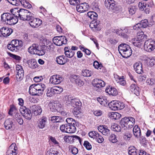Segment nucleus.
Wrapping results in <instances>:
<instances>
[{"label":"nucleus","instance_id":"f257e3e1","mask_svg":"<svg viewBox=\"0 0 155 155\" xmlns=\"http://www.w3.org/2000/svg\"><path fill=\"white\" fill-rule=\"evenodd\" d=\"M11 13H4L2 15L1 20L7 24L14 25L18 21V18L24 21H29L30 25L32 28H37L41 24V20L34 17L33 13L27 10L16 8L11 9Z\"/></svg>","mask_w":155,"mask_h":155},{"label":"nucleus","instance_id":"f03ea898","mask_svg":"<svg viewBox=\"0 0 155 155\" xmlns=\"http://www.w3.org/2000/svg\"><path fill=\"white\" fill-rule=\"evenodd\" d=\"M45 88V85L42 83L32 84L29 87V92L32 95L40 96L43 94Z\"/></svg>","mask_w":155,"mask_h":155},{"label":"nucleus","instance_id":"7ed1b4c3","mask_svg":"<svg viewBox=\"0 0 155 155\" xmlns=\"http://www.w3.org/2000/svg\"><path fill=\"white\" fill-rule=\"evenodd\" d=\"M135 123V119L132 117H125L120 121V124L124 130L132 128Z\"/></svg>","mask_w":155,"mask_h":155},{"label":"nucleus","instance_id":"20e7f679","mask_svg":"<svg viewBox=\"0 0 155 155\" xmlns=\"http://www.w3.org/2000/svg\"><path fill=\"white\" fill-rule=\"evenodd\" d=\"M23 42L20 40L14 39L7 45L8 48L12 51L17 52L21 47Z\"/></svg>","mask_w":155,"mask_h":155},{"label":"nucleus","instance_id":"39448f33","mask_svg":"<svg viewBox=\"0 0 155 155\" xmlns=\"http://www.w3.org/2000/svg\"><path fill=\"white\" fill-rule=\"evenodd\" d=\"M109 108L113 110H116L123 109L125 107L124 104L117 101H113L108 104Z\"/></svg>","mask_w":155,"mask_h":155},{"label":"nucleus","instance_id":"423d86ee","mask_svg":"<svg viewBox=\"0 0 155 155\" xmlns=\"http://www.w3.org/2000/svg\"><path fill=\"white\" fill-rule=\"evenodd\" d=\"M144 49L148 52H151L155 49V41L151 39L146 40L144 45Z\"/></svg>","mask_w":155,"mask_h":155},{"label":"nucleus","instance_id":"0eeeda50","mask_svg":"<svg viewBox=\"0 0 155 155\" xmlns=\"http://www.w3.org/2000/svg\"><path fill=\"white\" fill-rule=\"evenodd\" d=\"M54 43L57 46H61L66 44L67 40L64 36L54 37L53 39Z\"/></svg>","mask_w":155,"mask_h":155},{"label":"nucleus","instance_id":"6e6552de","mask_svg":"<svg viewBox=\"0 0 155 155\" xmlns=\"http://www.w3.org/2000/svg\"><path fill=\"white\" fill-rule=\"evenodd\" d=\"M63 90L62 88L60 87L55 86L48 89L47 93V96H52L54 94H59Z\"/></svg>","mask_w":155,"mask_h":155},{"label":"nucleus","instance_id":"1a4fd4ad","mask_svg":"<svg viewBox=\"0 0 155 155\" xmlns=\"http://www.w3.org/2000/svg\"><path fill=\"white\" fill-rule=\"evenodd\" d=\"M20 111L22 115L26 119L30 120L31 118L32 114L31 110L25 106H22L20 108Z\"/></svg>","mask_w":155,"mask_h":155},{"label":"nucleus","instance_id":"9d476101","mask_svg":"<svg viewBox=\"0 0 155 155\" xmlns=\"http://www.w3.org/2000/svg\"><path fill=\"white\" fill-rule=\"evenodd\" d=\"M140 33V34L137 33V38H135V41L134 43V45H136L138 47L143 44V41L145 40L147 38V36L144 35L143 32H141Z\"/></svg>","mask_w":155,"mask_h":155},{"label":"nucleus","instance_id":"9b49d317","mask_svg":"<svg viewBox=\"0 0 155 155\" xmlns=\"http://www.w3.org/2000/svg\"><path fill=\"white\" fill-rule=\"evenodd\" d=\"M93 81V85L96 90H98L101 88L104 87L105 85V83L101 80L95 79Z\"/></svg>","mask_w":155,"mask_h":155},{"label":"nucleus","instance_id":"f8f14e48","mask_svg":"<svg viewBox=\"0 0 155 155\" xmlns=\"http://www.w3.org/2000/svg\"><path fill=\"white\" fill-rule=\"evenodd\" d=\"M16 70L17 73L16 77L17 80H21L24 75V71L22 66L18 64L16 65Z\"/></svg>","mask_w":155,"mask_h":155},{"label":"nucleus","instance_id":"ddd939ff","mask_svg":"<svg viewBox=\"0 0 155 155\" xmlns=\"http://www.w3.org/2000/svg\"><path fill=\"white\" fill-rule=\"evenodd\" d=\"M12 32V29L3 27L0 29V36L7 37L10 35Z\"/></svg>","mask_w":155,"mask_h":155},{"label":"nucleus","instance_id":"4468645a","mask_svg":"<svg viewBox=\"0 0 155 155\" xmlns=\"http://www.w3.org/2000/svg\"><path fill=\"white\" fill-rule=\"evenodd\" d=\"M62 78L59 75H54L52 76L50 79V81L52 84H60L62 81Z\"/></svg>","mask_w":155,"mask_h":155},{"label":"nucleus","instance_id":"2eb2a0df","mask_svg":"<svg viewBox=\"0 0 155 155\" xmlns=\"http://www.w3.org/2000/svg\"><path fill=\"white\" fill-rule=\"evenodd\" d=\"M15 145L16 144L15 143H13L11 144L6 152V155H16L17 153L16 151L17 147Z\"/></svg>","mask_w":155,"mask_h":155},{"label":"nucleus","instance_id":"dca6fc26","mask_svg":"<svg viewBox=\"0 0 155 155\" xmlns=\"http://www.w3.org/2000/svg\"><path fill=\"white\" fill-rule=\"evenodd\" d=\"M105 5L110 10H114L116 7L115 2L114 0H105Z\"/></svg>","mask_w":155,"mask_h":155},{"label":"nucleus","instance_id":"f3484780","mask_svg":"<svg viewBox=\"0 0 155 155\" xmlns=\"http://www.w3.org/2000/svg\"><path fill=\"white\" fill-rule=\"evenodd\" d=\"M99 131L101 133L104 135L108 136L110 134V130L105 125H100L98 127Z\"/></svg>","mask_w":155,"mask_h":155},{"label":"nucleus","instance_id":"a211bd4d","mask_svg":"<svg viewBox=\"0 0 155 155\" xmlns=\"http://www.w3.org/2000/svg\"><path fill=\"white\" fill-rule=\"evenodd\" d=\"M106 92L110 95L115 96L118 94V92L117 89L112 87L109 86L107 87L105 90Z\"/></svg>","mask_w":155,"mask_h":155},{"label":"nucleus","instance_id":"6ab92c4d","mask_svg":"<svg viewBox=\"0 0 155 155\" xmlns=\"http://www.w3.org/2000/svg\"><path fill=\"white\" fill-rule=\"evenodd\" d=\"M134 67L135 71L138 74H141L143 72L142 64L140 62L135 63Z\"/></svg>","mask_w":155,"mask_h":155},{"label":"nucleus","instance_id":"aec40b11","mask_svg":"<svg viewBox=\"0 0 155 155\" xmlns=\"http://www.w3.org/2000/svg\"><path fill=\"white\" fill-rule=\"evenodd\" d=\"M130 91L136 95L138 96L140 94V89L136 84H132L130 87Z\"/></svg>","mask_w":155,"mask_h":155},{"label":"nucleus","instance_id":"412c9836","mask_svg":"<svg viewBox=\"0 0 155 155\" xmlns=\"http://www.w3.org/2000/svg\"><path fill=\"white\" fill-rule=\"evenodd\" d=\"M68 59H65L64 55L57 57L56 58V61L59 64L63 65L65 64Z\"/></svg>","mask_w":155,"mask_h":155},{"label":"nucleus","instance_id":"4be33fe9","mask_svg":"<svg viewBox=\"0 0 155 155\" xmlns=\"http://www.w3.org/2000/svg\"><path fill=\"white\" fill-rule=\"evenodd\" d=\"M28 67L30 68L34 69L38 67V64L35 59H31L27 61Z\"/></svg>","mask_w":155,"mask_h":155},{"label":"nucleus","instance_id":"5701e85b","mask_svg":"<svg viewBox=\"0 0 155 155\" xmlns=\"http://www.w3.org/2000/svg\"><path fill=\"white\" fill-rule=\"evenodd\" d=\"M47 122V118L43 117L39 120L38 124V127L40 129L43 128L46 125Z\"/></svg>","mask_w":155,"mask_h":155},{"label":"nucleus","instance_id":"b1692460","mask_svg":"<svg viewBox=\"0 0 155 155\" xmlns=\"http://www.w3.org/2000/svg\"><path fill=\"white\" fill-rule=\"evenodd\" d=\"M114 79L120 85L124 86L126 84V82L124 79L123 76L120 77L118 75L116 74L114 75Z\"/></svg>","mask_w":155,"mask_h":155},{"label":"nucleus","instance_id":"393cba45","mask_svg":"<svg viewBox=\"0 0 155 155\" xmlns=\"http://www.w3.org/2000/svg\"><path fill=\"white\" fill-rule=\"evenodd\" d=\"M32 111L35 115H40L42 112V109L40 106L34 105L32 106Z\"/></svg>","mask_w":155,"mask_h":155},{"label":"nucleus","instance_id":"a878e982","mask_svg":"<svg viewBox=\"0 0 155 155\" xmlns=\"http://www.w3.org/2000/svg\"><path fill=\"white\" fill-rule=\"evenodd\" d=\"M75 125H66V132L68 133H73L76 130Z\"/></svg>","mask_w":155,"mask_h":155},{"label":"nucleus","instance_id":"bb28decb","mask_svg":"<svg viewBox=\"0 0 155 155\" xmlns=\"http://www.w3.org/2000/svg\"><path fill=\"white\" fill-rule=\"evenodd\" d=\"M130 47V46L127 44H122L119 46L118 47V51L119 53L121 54L127 49L129 48Z\"/></svg>","mask_w":155,"mask_h":155},{"label":"nucleus","instance_id":"cd10ccee","mask_svg":"<svg viewBox=\"0 0 155 155\" xmlns=\"http://www.w3.org/2000/svg\"><path fill=\"white\" fill-rule=\"evenodd\" d=\"M90 27L94 31L98 30V28L99 27V24L97 21H93L90 25Z\"/></svg>","mask_w":155,"mask_h":155},{"label":"nucleus","instance_id":"c85d7f7f","mask_svg":"<svg viewBox=\"0 0 155 155\" xmlns=\"http://www.w3.org/2000/svg\"><path fill=\"white\" fill-rule=\"evenodd\" d=\"M13 124V123L11 119H7L4 123L5 128L7 130L11 129L12 127Z\"/></svg>","mask_w":155,"mask_h":155},{"label":"nucleus","instance_id":"c756f323","mask_svg":"<svg viewBox=\"0 0 155 155\" xmlns=\"http://www.w3.org/2000/svg\"><path fill=\"white\" fill-rule=\"evenodd\" d=\"M64 139L66 142H68L69 140L72 139V140H78L80 143H81V140L80 137L77 136H68L67 137L66 136H64Z\"/></svg>","mask_w":155,"mask_h":155},{"label":"nucleus","instance_id":"7c9ffc66","mask_svg":"<svg viewBox=\"0 0 155 155\" xmlns=\"http://www.w3.org/2000/svg\"><path fill=\"white\" fill-rule=\"evenodd\" d=\"M14 118L20 125L23 124V120L21 117V114L19 113H16L14 117Z\"/></svg>","mask_w":155,"mask_h":155},{"label":"nucleus","instance_id":"2f4dec72","mask_svg":"<svg viewBox=\"0 0 155 155\" xmlns=\"http://www.w3.org/2000/svg\"><path fill=\"white\" fill-rule=\"evenodd\" d=\"M132 51L130 48H127L126 50L123 52L121 54V56L124 58H127L130 57L132 54Z\"/></svg>","mask_w":155,"mask_h":155},{"label":"nucleus","instance_id":"473e14b6","mask_svg":"<svg viewBox=\"0 0 155 155\" xmlns=\"http://www.w3.org/2000/svg\"><path fill=\"white\" fill-rule=\"evenodd\" d=\"M71 106L73 107L78 106V107L81 106L82 105V103L79 99H72Z\"/></svg>","mask_w":155,"mask_h":155},{"label":"nucleus","instance_id":"72a5a7b5","mask_svg":"<svg viewBox=\"0 0 155 155\" xmlns=\"http://www.w3.org/2000/svg\"><path fill=\"white\" fill-rule=\"evenodd\" d=\"M87 15L91 19L95 21L97 18V15L95 12H89L87 13Z\"/></svg>","mask_w":155,"mask_h":155},{"label":"nucleus","instance_id":"f704fd0d","mask_svg":"<svg viewBox=\"0 0 155 155\" xmlns=\"http://www.w3.org/2000/svg\"><path fill=\"white\" fill-rule=\"evenodd\" d=\"M38 45L33 44L32 46H30L28 49V52L31 54H35L34 51H36L37 49L38 48Z\"/></svg>","mask_w":155,"mask_h":155},{"label":"nucleus","instance_id":"c9c22d12","mask_svg":"<svg viewBox=\"0 0 155 155\" xmlns=\"http://www.w3.org/2000/svg\"><path fill=\"white\" fill-rule=\"evenodd\" d=\"M76 9L77 11L80 12H84L86 11V8L84 6L83 3H81V4L77 5Z\"/></svg>","mask_w":155,"mask_h":155},{"label":"nucleus","instance_id":"e433bc0d","mask_svg":"<svg viewBox=\"0 0 155 155\" xmlns=\"http://www.w3.org/2000/svg\"><path fill=\"white\" fill-rule=\"evenodd\" d=\"M81 74L84 77H89L92 75L93 73L91 70L85 69L82 70Z\"/></svg>","mask_w":155,"mask_h":155},{"label":"nucleus","instance_id":"4c0bfd02","mask_svg":"<svg viewBox=\"0 0 155 155\" xmlns=\"http://www.w3.org/2000/svg\"><path fill=\"white\" fill-rule=\"evenodd\" d=\"M110 116L112 119L116 120L119 119L121 117V115L118 113L113 112L111 113Z\"/></svg>","mask_w":155,"mask_h":155},{"label":"nucleus","instance_id":"58836bf2","mask_svg":"<svg viewBox=\"0 0 155 155\" xmlns=\"http://www.w3.org/2000/svg\"><path fill=\"white\" fill-rule=\"evenodd\" d=\"M111 129L113 131L117 132H120L121 130V128L118 125L114 124L111 126Z\"/></svg>","mask_w":155,"mask_h":155},{"label":"nucleus","instance_id":"ea45409f","mask_svg":"<svg viewBox=\"0 0 155 155\" xmlns=\"http://www.w3.org/2000/svg\"><path fill=\"white\" fill-rule=\"evenodd\" d=\"M20 3L23 6L26 8H31L32 7L31 5L26 0H21Z\"/></svg>","mask_w":155,"mask_h":155},{"label":"nucleus","instance_id":"a19ab883","mask_svg":"<svg viewBox=\"0 0 155 155\" xmlns=\"http://www.w3.org/2000/svg\"><path fill=\"white\" fill-rule=\"evenodd\" d=\"M137 150L134 147H129L128 149V154L129 155H137Z\"/></svg>","mask_w":155,"mask_h":155},{"label":"nucleus","instance_id":"79ce46f5","mask_svg":"<svg viewBox=\"0 0 155 155\" xmlns=\"http://www.w3.org/2000/svg\"><path fill=\"white\" fill-rule=\"evenodd\" d=\"M40 41H42L44 44V46H46L51 44V42L48 39H47L44 37H41L40 38Z\"/></svg>","mask_w":155,"mask_h":155},{"label":"nucleus","instance_id":"37998d69","mask_svg":"<svg viewBox=\"0 0 155 155\" xmlns=\"http://www.w3.org/2000/svg\"><path fill=\"white\" fill-rule=\"evenodd\" d=\"M148 21L147 19H145L143 20H142L140 23H139L140 26L141 28H146L148 26Z\"/></svg>","mask_w":155,"mask_h":155},{"label":"nucleus","instance_id":"c03bdc74","mask_svg":"<svg viewBox=\"0 0 155 155\" xmlns=\"http://www.w3.org/2000/svg\"><path fill=\"white\" fill-rule=\"evenodd\" d=\"M66 121L68 123V125H77V123L75 120L71 118H68L66 120Z\"/></svg>","mask_w":155,"mask_h":155},{"label":"nucleus","instance_id":"a18cd8bd","mask_svg":"<svg viewBox=\"0 0 155 155\" xmlns=\"http://www.w3.org/2000/svg\"><path fill=\"white\" fill-rule=\"evenodd\" d=\"M93 66L95 68L97 69H101L103 67L101 64L99 63L97 61H95L93 63Z\"/></svg>","mask_w":155,"mask_h":155},{"label":"nucleus","instance_id":"49530a36","mask_svg":"<svg viewBox=\"0 0 155 155\" xmlns=\"http://www.w3.org/2000/svg\"><path fill=\"white\" fill-rule=\"evenodd\" d=\"M60 105H61L59 103L54 104V105L52 108H50V110L53 112H55L57 111L58 108L61 107Z\"/></svg>","mask_w":155,"mask_h":155},{"label":"nucleus","instance_id":"de8ad7c7","mask_svg":"<svg viewBox=\"0 0 155 155\" xmlns=\"http://www.w3.org/2000/svg\"><path fill=\"white\" fill-rule=\"evenodd\" d=\"M97 100L100 104L103 105L105 106L107 104L106 99H104L103 97H98L97 99Z\"/></svg>","mask_w":155,"mask_h":155},{"label":"nucleus","instance_id":"09e8293b","mask_svg":"<svg viewBox=\"0 0 155 155\" xmlns=\"http://www.w3.org/2000/svg\"><path fill=\"white\" fill-rule=\"evenodd\" d=\"M94 139L99 143H102L104 140V139L103 137L98 133L97 134V137H95Z\"/></svg>","mask_w":155,"mask_h":155},{"label":"nucleus","instance_id":"8fccbe9b","mask_svg":"<svg viewBox=\"0 0 155 155\" xmlns=\"http://www.w3.org/2000/svg\"><path fill=\"white\" fill-rule=\"evenodd\" d=\"M38 48L37 49L36 52V54L39 56H42L44 55L45 53V51L43 49H41L40 48V47H39L38 45Z\"/></svg>","mask_w":155,"mask_h":155},{"label":"nucleus","instance_id":"3c124183","mask_svg":"<svg viewBox=\"0 0 155 155\" xmlns=\"http://www.w3.org/2000/svg\"><path fill=\"white\" fill-rule=\"evenodd\" d=\"M147 65L150 66H152L155 64V60L153 58H149L147 60Z\"/></svg>","mask_w":155,"mask_h":155},{"label":"nucleus","instance_id":"603ef678","mask_svg":"<svg viewBox=\"0 0 155 155\" xmlns=\"http://www.w3.org/2000/svg\"><path fill=\"white\" fill-rule=\"evenodd\" d=\"M129 13L131 15L134 14L137 10V8L134 6H130L129 8Z\"/></svg>","mask_w":155,"mask_h":155},{"label":"nucleus","instance_id":"864d4df0","mask_svg":"<svg viewBox=\"0 0 155 155\" xmlns=\"http://www.w3.org/2000/svg\"><path fill=\"white\" fill-rule=\"evenodd\" d=\"M75 54V52L74 51H71V49L68 51L65 54L66 56L67 57L71 58L73 57Z\"/></svg>","mask_w":155,"mask_h":155},{"label":"nucleus","instance_id":"5fc2aeb1","mask_svg":"<svg viewBox=\"0 0 155 155\" xmlns=\"http://www.w3.org/2000/svg\"><path fill=\"white\" fill-rule=\"evenodd\" d=\"M84 146L86 147L87 150H89L91 149L92 146L90 143L87 141L84 142Z\"/></svg>","mask_w":155,"mask_h":155},{"label":"nucleus","instance_id":"6e6d98bb","mask_svg":"<svg viewBox=\"0 0 155 155\" xmlns=\"http://www.w3.org/2000/svg\"><path fill=\"white\" fill-rule=\"evenodd\" d=\"M147 5V7H149V5L148 4H146L142 3L140 2L139 3L138 7L140 10L143 11L144 8H146Z\"/></svg>","mask_w":155,"mask_h":155},{"label":"nucleus","instance_id":"4d7b16f0","mask_svg":"<svg viewBox=\"0 0 155 155\" xmlns=\"http://www.w3.org/2000/svg\"><path fill=\"white\" fill-rule=\"evenodd\" d=\"M97 134L98 133L95 131H92L89 132L88 134L90 137L94 139Z\"/></svg>","mask_w":155,"mask_h":155},{"label":"nucleus","instance_id":"13d9d810","mask_svg":"<svg viewBox=\"0 0 155 155\" xmlns=\"http://www.w3.org/2000/svg\"><path fill=\"white\" fill-rule=\"evenodd\" d=\"M51 120L54 122H60L61 120V117H60L54 116L51 117Z\"/></svg>","mask_w":155,"mask_h":155},{"label":"nucleus","instance_id":"bf43d9fd","mask_svg":"<svg viewBox=\"0 0 155 155\" xmlns=\"http://www.w3.org/2000/svg\"><path fill=\"white\" fill-rule=\"evenodd\" d=\"M110 140L113 143H115L117 142L116 136L114 134H111L110 138Z\"/></svg>","mask_w":155,"mask_h":155},{"label":"nucleus","instance_id":"052dcab7","mask_svg":"<svg viewBox=\"0 0 155 155\" xmlns=\"http://www.w3.org/2000/svg\"><path fill=\"white\" fill-rule=\"evenodd\" d=\"M17 109L15 107L13 106L10 109L9 112L8 114L10 115H12L13 114V112H14V113H17L16 112Z\"/></svg>","mask_w":155,"mask_h":155},{"label":"nucleus","instance_id":"680f3d73","mask_svg":"<svg viewBox=\"0 0 155 155\" xmlns=\"http://www.w3.org/2000/svg\"><path fill=\"white\" fill-rule=\"evenodd\" d=\"M44 78L42 76H36L34 78V81L36 82H39L43 79Z\"/></svg>","mask_w":155,"mask_h":155},{"label":"nucleus","instance_id":"e2e57ef3","mask_svg":"<svg viewBox=\"0 0 155 155\" xmlns=\"http://www.w3.org/2000/svg\"><path fill=\"white\" fill-rule=\"evenodd\" d=\"M79 77H80L78 75H71V76L70 79L71 81L73 82L74 81L75 83Z\"/></svg>","mask_w":155,"mask_h":155},{"label":"nucleus","instance_id":"0e129e2a","mask_svg":"<svg viewBox=\"0 0 155 155\" xmlns=\"http://www.w3.org/2000/svg\"><path fill=\"white\" fill-rule=\"evenodd\" d=\"M69 2L71 5L76 6L80 2L79 0H69Z\"/></svg>","mask_w":155,"mask_h":155},{"label":"nucleus","instance_id":"69168bd1","mask_svg":"<svg viewBox=\"0 0 155 155\" xmlns=\"http://www.w3.org/2000/svg\"><path fill=\"white\" fill-rule=\"evenodd\" d=\"M103 114L102 111L100 110H98L95 111L94 112V114L95 115L97 116H99L102 115Z\"/></svg>","mask_w":155,"mask_h":155},{"label":"nucleus","instance_id":"338daca9","mask_svg":"<svg viewBox=\"0 0 155 155\" xmlns=\"http://www.w3.org/2000/svg\"><path fill=\"white\" fill-rule=\"evenodd\" d=\"M79 86H81L84 84V82L82 81L80 78V77L75 82Z\"/></svg>","mask_w":155,"mask_h":155},{"label":"nucleus","instance_id":"774afa93","mask_svg":"<svg viewBox=\"0 0 155 155\" xmlns=\"http://www.w3.org/2000/svg\"><path fill=\"white\" fill-rule=\"evenodd\" d=\"M146 75L141 74L139 77L138 79L139 81H145L146 80Z\"/></svg>","mask_w":155,"mask_h":155}]
</instances>
